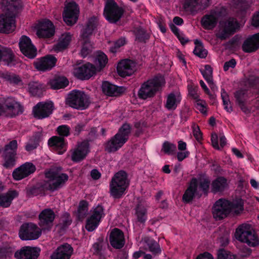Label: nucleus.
<instances>
[{"label": "nucleus", "instance_id": "nucleus-1", "mask_svg": "<svg viewBox=\"0 0 259 259\" xmlns=\"http://www.w3.org/2000/svg\"><path fill=\"white\" fill-rule=\"evenodd\" d=\"M209 184L210 181L207 179H200L198 183L196 178H193L183 196V201L189 203L195 197L200 198L202 195L201 191L207 194Z\"/></svg>", "mask_w": 259, "mask_h": 259}, {"label": "nucleus", "instance_id": "nucleus-2", "mask_svg": "<svg viewBox=\"0 0 259 259\" xmlns=\"http://www.w3.org/2000/svg\"><path fill=\"white\" fill-rule=\"evenodd\" d=\"M129 185L125 171L120 170L112 178L109 184L110 194L115 199L121 198Z\"/></svg>", "mask_w": 259, "mask_h": 259}, {"label": "nucleus", "instance_id": "nucleus-3", "mask_svg": "<svg viewBox=\"0 0 259 259\" xmlns=\"http://www.w3.org/2000/svg\"><path fill=\"white\" fill-rule=\"evenodd\" d=\"M131 126L123 124L118 133L105 144V150L108 152H114L120 148L127 141L131 133Z\"/></svg>", "mask_w": 259, "mask_h": 259}, {"label": "nucleus", "instance_id": "nucleus-4", "mask_svg": "<svg viewBox=\"0 0 259 259\" xmlns=\"http://www.w3.org/2000/svg\"><path fill=\"white\" fill-rule=\"evenodd\" d=\"M235 237L238 241L245 243L249 246L255 247L259 244L258 237L251 226L243 224L236 229Z\"/></svg>", "mask_w": 259, "mask_h": 259}, {"label": "nucleus", "instance_id": "nucleus-5", "mask_svg": "<svg viewBox=\"0 0 259 259\" xmlns=\"http://www.w3.org/2000/svg\"><path fill=\"white\" fill-rule=\"evenodd\" d=\"M65 102L69 106L80 110L88 108L91 102L88 95L77 90H74L68 94Z\"/></svg>", "mask_w": 259, "mask_h": 259}, {"label": "nucleus", "instance_id": "nucleus-6", "mask_svg": "<svg viewBox=\"0 0 259 259\" xmlns=\"http://www.w3.org/2000/svg\"><path fill=\"white\" fill-rule=\"evenodd\" d=\"M164 84L165 80L162 76L149 79L141 85L138 92L139 97L142 99L152 97Z\"/></svg>", "mask_w": 259, "mask_h": 259}, {"label": "nucleus", "instance_id": "nucleus-7", "mask_svg": "<svg viewBox=\"0 0 259 259\" xmlns=\"http://www.w3.org/2000/svg\"><path fill=\"white\" fill-rule=\"evenodd\" d=\"M48 180L44 182V188L50 191H55L64 186L68 179L67 174L52 169L45 174Z\"/></svg>", "mask_w": 259, "mask_h": 259}, {"label": "nucleus", "instance_id": "nucleus-8", "mask_svg": "<svg viewBox=\"0 0 259 259\" xmlns=\"http://www.w3.org/2000/svg\"><path fill=\"white\" fill-rule=\"evenodd\" d=\"M124 10L114 0H107L104 9V16L111 23H116L123 16Z\"/></svg>", "mask_w": 259, "mask_h": 259}, {"label": "nucleus", "instance_id": "nucleus-9", "mask_svg": "<svg viewBox=\"0 0 259 259\" xmlns=\"http://www.w3.org/2000/svg\"><path fill=\"white\" fill-rule=\"evenodd\" d=\"M17 148L16 140H13L5 146L2 157L3 166L6 168L11 169L16 165Z\"/></svg>", "mask_w": 259, "mask_h": 259}, {"label": "nucleus", "instance_id": "nucleus-10", "mask_svg": "<svg viewBox=\"0 0 259 259\" xmlns=\"http://www.w3.org/2000/svg\"><path fill=\"white\" fill-rule=\"evenodd\" d=\"M239 23L233 18L222 21L220 23V29L217 34V37L222 40L226 39L234 34L239 28Z\"/></svg>", "mask_w": 259, "mask_h": 259}, {"label": "nucleus", "instance_id": "nucleus-11", "mask_svg": "<svg viewBox=\"0 0 259 259\" xmlns=\"http://www.w3.org/2000/svg\"><path fill=\"white\" fill-rule=\"evenodd\" d=\"M41 234V229L32 223L23 224L21 226L19 232V237L23 240L37 239Z\"/></svg>", "mask_w": 259, "mask_h": 259}, {"label": "nucleus", "instance_id": "nucleus-12", "mask_svg": "<svg viewBox=\"0 0 259 259\" xmlns=\"http://www.w3.org/2000/svg\"><path fill=\"white\" fill-rule=\"evenodd\" d=\"M1 106L2 112L8 117L16 116L22 114L23 111L21 105L11 97L5 99Z\"/></svg>", "mask_w": 259, "mask_h": 259}, {"label": "nucleus", "instance_id": "nucleus-13", "mask_svg": "<svg viewBox=\"0 0 259 259\" xmlns=\"http://www.w3.org/2000/svg\"><path fill=\"white\" fill-rule=\"evenodd\" d=\"M78 13L79 9L75 3H69L66 5L63 13V18L67 25L72 26L76 22Z\"/></svg>", "mask_w": 259, "mask_h": 259}, {"label": "nucleus", "instance_id": "nucleus-14", "mask_svg": "<svg viewBox=\"0 0 259 259\" xmlns=\"http://www.w3.org/2000/svg\"><path fill=\"white\" fill-rule=\"evenodd\" d=\"M229 201L220 199L215 203L212 209V214L216 220H220L230 213Z\"/></svg>", "mask_w": 259, "mask_h": 259}, {"label": "nucleus", "instance_id": "nucleus-15", "mask_svg": "<svg viewBox=\"0 0 259 259\" xmlns=\"http://www.w3.org/2000/svg\"><path fill=\"white\" fill-rule=\"evenodd\" d=\"M54 106L52 102H39L33 109L34 116L37 119H43L49 117L53 112Z\"/></svg>", "mask_w": 259, "mask_h": 259}, {"label": "nucleus", "instance_id": "nucleus-16", "mask_svg": "<svg viewBox=\"0 0 259 259\" xmlns=\"http://www.w3.org/2000/svg\"><path fill=\"white\" fill-rule=\"evenodd\" d=\"M71 159L76 162L84 159L89 152V143L87 141L78 142L76 147L70 150Z\"/></svg>", "mask_w": 259, "mask_h": 259}, {"label": "nucleus", "instance_id": "nucleus-17", "mask_svg": "<svg viewBox=\"0 0 259 259\" xmlns=\"http://www.w3.org/2000/svg\"><path fill=\"white\" fill-rule=\"evenodd\" d=\"M104 215L103 207L98 205L93 209L91 215L87 220L86 229L89 231H94L98 226L101 219Z\"/></svg>", "mask_w": 259, "mask_h": 259}, {"label": "nucleus", "instance_id": "nucleus-18", "mask_svg": "<svg viewBox=\"0 0 259 259\" xmlns=\"http://www.w3.org/2000/svg\"><path fill=\"white\" fill-rule=\"evenodd\" d=\"M19 45L21 52L25 56L30 59H33L36 56V49L27 36L23 35L21 37Z\"/></svg>", "mask_w": 259, "mask_h": 259}, {"label": "nucleus", "instance_id": "nucleus-19", "mask_svg": "<svg viewBox=\"0 0 259 259\" xmlns=\"http://www.w3.org/2000/svg\"><path fill=\"white\" fill-rule=\"evenodd\" d=\"M55 213L50 208L45 209L38 215V225L42 230H50L53 226Z\"/></svg>", "mask_w": 259, "mask_h": 259}, {"label": "nucleus", "instance_id": "nucleus-20", "mask_svg": "<svg viewBox=\"0 0 259 259\" xmlns=\"http://www.w3.org/2000/svg\"><path fill=\"white\" fill-rule=\"evenodd\" d=\"M36 170L34 165L32 163L26 162L16 168L12 176L14 180L19 181L33 174Z\"/></svg>", "mask_w": 259, "mask_h": 259}, {"label": "nucleus", "instance_id": "nucleus-21", "mask_svg": "<svg viewBox=\"0 0 259 259\" xmlns=\"http://www.w3.org/2000/svg\"><path fill=\"white\" fill-rule=\"evenodd\" d=\"M97 71L96 67L89 63L74 69V73L79 79L84 80L89 79Z\"/></svg>", "mask_w": 259, "mask_h": 259}, {"label": "nucleus", "instance_id": "nucleus-22", "mask_svg": "<svg viewBox=\"0 0 259 259\" xmlns=\"http://www.w3.org/2000/svg\"><path fill=\"white\" fill-rule=\"evenodd\" d=\"M209 0H185L183 8L186 11L196 13L207 8Z\"/></svg>", "mask_w": 259, "mask_h": 259}, {"label": "nucleus", "instance_id": "nucleus-23", "mask_svg": "<svg viewBox=\"0 0 259 259\" xmlns=\"http://www.w3.org/2000/svg\"><path fill=\"white\" fill-rule=\"evenodd\" d=\"M15 17L11 14L5 12V14L0 15V32L10 33L15 28Z\"/></svg>", "mask_w": 259, "mask_h": 259}, {"label": "nucleus", "instance_id": "nucleus-24", "mask_svg": "<svg viewBox=\"0 0 259 259\" xmlns=\"http://www.w3.org/2000/svg\"><path fill=\"white\" fill-rule=\"evenodd\" d=\"M117 70L118 74L121 77L130 76L136 70V63L128 59L122 60L118 63Z\"/></svg>", "mask_w": 259, "mask_h": 259}, {"label": "nucleus", "instance_id": "nucleus-25", "mask_svg": "<svg viewBox=\"0 0 259 259\" xmlns=\"http://www.w3.org/2000/svg\"><path fill=\"white\" fill-rule=\"evenodd\" d=\"M56 62L57 59L54 56L48 55L35 62L34 65L38 70L45 71L54 67Z\"/></svg>", "mask_w": 259, "mask_h": 259}, {"label": "nucleus", "instance_id": "nucleus-26", "mask_svg": "<svg viewBox=\"0 0 259 259\" xmlns=\"http://www.w3.org/2000/svg\"><path fill=\"white\" fill-rule=\"evenodd\" d=\"M39 251L37 247L24 246L16 251L14 256L17 259H36Z\"/></svg>", "mask_w": 259, "mask_h": 259}, {"label": "nucleus", "instance_id": "nucleus-27", "mask_svg": "<svg viewBox=\"0 0 259 259\" xmlns=\"http://www.w3.org/2000/svg\"><path fill=\"white\" fill-rule=\"evenodd\" d=\"M73 253L71 245L64 243L59 246L51 255V259H70Z\"/></svg>", "mask_w": 259, "mask_h": 259}, {"label": "nucleus", "instance_id": "nucleus-28", "mask_svg": "<svg viewBox=\"0 0 259 259\" xmlns=\"http://www.w3.org/2000/svg\"><path fill=\"white\" fill-rule=\"evenodd\" d=\"M109 241L113 248L116 249L122 248L125 243L123 233L119 229H114L110 233Z\"/></svg>", "mask_w": 259, "mask_h": 259}, {"label": "nucleus", "instance_id": "nucleus-29", "mask_svg": "<svg viewBox=\"0 0 259 259\" xmlns=\"http://www.w3.org/2000/svg\"><path fill=\"white\" fill-rule=\"evenodd\" d=\"M53 24L49 20H46L39 24L36 34L40 38H49L54 34Z\"/></svg>", "mask_w": 259, "mask_h": 259}, {"label": "nucleus", "instance_id": "nucleus-30", "mask_svg": "<svg viewBox=\"0 0 259 259\" xmlns=\"http://www.w3.org/2000/svg\"><path fill=\"white\" fill-rule=\"evenodd\" d=\"M2 5L6 12L15 18L18 10L22 7L20 0H2Z\"/></svg>", "mask_w": 259, "mask_h": 259}, {"label": "nucleus", "instance_id": "nucleus-31", "mask_svg": "<svg viewBox=\"0 0 259 259\" xmlns=\"http://www.w3.org/2000/svg\"><path fill=\"white\" fill-rule=\"evenodd\" d=\"M102 89L103 93L109 96H120L125 91L124 87L116 86L107 81L103 82Z\"/></svg>", "mask_w": 259, "mask_h": 259}, {"label": "nucleus", "instance_id": "nucleus-32", "mask_svg": "<svg viewBox=\"0 0 259 259\" xmlns=\"http://www.w3.org/2000/svg\"><path fill=\"white\" fill-rule=\"evenodd\" d=\"M242 48L246 53L255 52L259 49V33L247 38L243 42Z\"/></svg>", "mask_w": 259, "mask_h": 259}, {"label": "nucleus", "instance_id": "nucleus-33", "mask_svg": "<svg viewBox=\"0 0 259 259\" xmlns=\"http://www.w3.org/2000/svg\"><path fill=\"white\" fill-rule=\"evenodd\" d=\"M48 144L54 149L58 151L60 154L63 153L66 150V143L63 137L53 136L49 139Z\"/></svg>", "mask_w": 259, "mask_h": 259}, {"label": "nucleus", "instance_id": "nucleus-34", "mask_svg": "<svg viewBox=\"0 0 259 259\" xmlns=\"http://www.w3.org/2000/svg\"><path fill=\"white\" fill-rule=\"evenodd\" d=\"M15 56L11 48L0 45V62L10 65L15 61Z\"/></svg>", "mask_w": 259, "mask_h": 259}, {"label": "nucleus", "instance_id": "nucleus-35", "mask_svg": "<svg viewBox=\"0 0 259 259\" xmlns=\"http://www.w3.org/2000/svg\"><path fill=\"white\" fill-rule=\"evenodd\" d=\"M97 25V18L96 17H91L88 20L86 27L82 30L81 37L83 40L89 41V37L92 34Z\"/></svg>", "mask_w": 259, "mask_h": 259}, {"label": "nucleus", "instance_id": "nucleus-36", "mask_svg": "<svg viewBox=\"0 0 259 259\" xmlns=\"http://www.w3.org/2000/svg\"><path fill=\"white\" fill-rule=\"evenodd\" d=\"M181 101V97L179 93H171L167 97L165 107L168 110H175Z\"/></svg>", "mask_w": 259, "mask_h": 259}, {"label": "nucleus", "instance_id": "nucleus-37", "mask_svg": "<svg viewBox=\"0 0 259 259\" xmlns=\"http://www.w3.org/2000/svg\"><path fill=\"white\" fill-rule=\"evenodd\" d=\"M71 40L70 33H65L61 35L57 44L53 47V50L56 52H60L66 49Z\"/></svg>", "mask_w": 259, "mask_h": 259}, {"label": "nucleus", "instance_id": "nucleus-38", "mask_svg": "<svg viewBox=\"0 0 259 259\" xmlns=\"http://www.w3.org/2000/svg\"><path fill=\"white\" fill-rule=\"evenodd\" d=\"M28 91L33 96L41 97L45 91V87L38 81H30L28 83Z\"/></svg>", "mask_w": 259, "mask_h": 259}, {"label": "nucleus", "instance_id": "nucleus-39", "mask_svg": "<svg viewBox=\"0 0 259 259\" xmlns=\"http://www.w3.org/2000/svg\"><path fill=\"white\" fill-rule=\"evenodd\" d=\"M18 193L16 191H9L7 193L0 195V206L9 207L12 200L17 197Z\"/></svg>", "mask_w": 259, "mask_h": 259}, {"label": "nucleus", "instance_id": "nucleus-40", "mask_svg": "<svg viewBox=\"0 0 259 259\" xmlns=\"http://www.w3.org/2000/svg\"><path fill=\"white\" fill-rule=\"evenodd\" d=\"M212 191L217 193L224 191L227 187V180L224 177H219L211 184Z\"/></svg>", "mask_w": 259, "mask_h": 259}, {"label": "nucleus", "instance_id": "nucleus-41", "mask_svg": "<svg viewBox=\"0 0 259 259\" xmlns=\"http://www.w3.org/2000/svg\"><path fill=\"white\" fill-rule=\"evenodd\" d=\"M230 213L233 215H238L244 210L243 202L241 199L236 200L231 202L229 201Z\"/></svg>", "mask_w": 259, "mask_h": 259}, {"label": "nucleus", "instance_id": "nucleus-42", "mask_svg": "<svg viewBox=\"0 0 259 259\" xmlns=\"http://www.w3.org/2000/svg\"><path fill=\"white\" fill-rule=\"evenodd\" d=\"M217 19L213 15H205L201 19V23L203 27L206 29H211L217 24Z\"/></svg>", "mask_w": 259, "mask_h": 259}, {"label": "nucleus", "instance_id": "nucleus-43", "mask_svg": "<svg viewBox=\"0 0 259 259\" xmlns=\"http://www.w3.org/2000/svg\"><path fill=\"white\" fill-rule=\"evenodd\" d=\"M144 241L150 251L153 254L156 255L160 253L161 249L159 244L154 240L149 238H145Z\"/></svg>", "mask_w": 259, "mask_h": 259}, {"label": "nucleus", "instance_id": "nucleus-44", "mask_svg": "<svg viewBox=\"0 0 259 259\" xmlns=\"http://www.w3.org/2000/svg\"><path fill=\"white\" fill-rule=\"evenodd\" d=\"M88 202L85 200L80 201L78 210L77 218L79 220H82L87 215L88 212Z\"/></svg>", "mask_w": 259, "mask_h": 259}, {"label": "nucleus", "instance_id": "nucleus-45", "mask_svg": "<svg viewBox=\"0 0 259 259\" xmlns=\"http://www.w3.org/2000/svg\"><path fill=\"white\" fill-rule=\"evenodd\" d=\"M14 251V248L9 244L0 246V259H7L10 257Z\"/></svg>", "mask_w": 259, "mask_h": 259}, {"label": "nucleus", "instance_id": "nucleus-46", "mask_svg": "<svg viewBox=\"0 0 259 259\" xmlns=\"http://www.w3.org/2000/svg\"><path fill=\"white\" fill-rule=\"evenodd\" d=\"M108 62L107 56L102 52H98L97 55L95 63L97 66V71H100Z\"/></svg>", "mask_w": 259, "mask_h": 259}, {"label": "nucleus", "instance_id": "nucleus-47", "mask_svg": "<svg viewBox=\"0 0 259 259\" xmlns=\"http://www.w3.org/2000/svg\"><path fill=\"white\" fill-rule=\"evenodd\" d=\"M194 44L196 46L193 51L194 54L200 58H205L207 54V51L204 49L201 41L196 39Z\"/></svg>", "mask_w": 259, "mask_h": 259}, {"label": "nucleus", "instance_id": "nucleus-48", "mask_svg": "<svg viewBox=\"0 0 259 259\" xmlns=\"http://www.w3.org/2000/svg\"><path fill=\"white\" fill-rule=\"evenodd\" d=\"M68 84L66 78L58 77L51 82V85L53 89H59L66 87Z\"/></svg>", "mask_w": 259, "mask_h": 259}, {"label": "nucleus", "instance_id": "nucleus-49", "mask_svg": "<svg viewBox=\"0 0 259 259\" xmlns=\"http://www.w3.org/2000/svg\"><path fill=\"white\" fill-rule=\"evenodd\" d=\"M146 209L142 205L138 204L136 208L137 219L141 223H144L146 220Z\"/></svg>", "mask_w": 259, "mask_h": 259}, {"label": "nucleus", "instance_id": "nucleus-50", "mask_svg": "<svg viewBox=\"0 0 259 259\" xmlns=\"http://www.w3.org/2000/svg\"><path fill=\"white\" fill-rule=\"evenodd\" d=\"M201 73L205 78V79L207 82L208 84H210L213 85V80H212V69L210 67V66L208 65H206L205 66V69L204 70H202Z\"/></svg>", "mask_w": 259, "mask_h": 259}, {"label": "nucleus", "instance_id": "nucleus-51", "mask_svg": "<svg viewBox=\"0 0 259 259\" xmlns=\"http://www.w3.org/2000/svg\"><path fill=\"white\" fill-rule=\"evenodd\" d=\"M162 150L164 152L168 155H172L176 153V146L168 142H165L162 145Z\"/></svg>", "mask_w": 259, "mask_h": 259}, {"label": "nucleus", "instance_id": "nucleus-52", "mask_svg": "<svg viewBox=\"0 0 259 259\" xmlns=\"http://www.w3.org/2000/svg\"><path fill=\"white\" fill-rule=\"evenodd\" d=\"M45 190H46V189L44 188V183L42 184V187L37 185L28 188L27 190V192L29 196H36L41 192L43 193ZM46 190H47L46 189Z\"/></svg>", "mask_w": 259, "mask_h": 259}, {"label": "nucleus", "instance_id": "nucleus-53", "mask_svg": "<svg viewBox=\"0 0 259 259\" xmlns=\"http://www.w3.org/2000/svg\"><path fill=\"white\" fill-rule=\"evenodd\" d=\"M218 259H237L236 256L224 249L218 251Z\"/></svg>", "mask_w": 259, "mask_h": 259}, {"label": "nucleus", "instance_id": "nucleus-54", "mask_svg": "<svg viewBox=\"0 0 259 259\" xmlns=\"http://www.w3.org/2000/svg\"><path fill=\"white\" fill-rule=\"evenodd\" d=\"M92 49V45L90 41L83 40L80 54L83 57H86L90 53Z\"/></svg>", "mask_w": 259, "mask_h": 259}, {"label": "nucleus", "instance_id": "nucleus-55", "mask_svg": "<svg viewBox=\"0 0 259 259\" xmlns=\"http://www.w3.org/2000/svg\"><path fill=\"white\" fill-rule=\"evenodd\" d=\"M136 38L141 42H145L149 39V35L146 33L144 29L142 28L137 29L136 32Z\"/></svg>", "mask_w": 259, "mask_h": 259}, {"label": "nucleus", "instance_id": "nucleus-56", "mask_svg": "<svg viewBox=\"0 0 259 259\" xmlns=\"http://www.w3.org/2000/svg\"><path fill=\"white\" fill-rule=\"evenodd\" d=\"M57 131L60 136L63 137H67L70 134V128L66 125L59 126Z\"/></svg>", "mask_w": 259, "mask_h": 259}, {"label": "nucleus", "instance_id": "nucleus-57", "mask_svg": "<svg viewBox=\"0 0 259 259\" xmlns=\"http://www.w3.org/2000/svg\"><path fill=\"white\" fill-rule=\"evenodd\" d=\"M246 91L245 90H239L235 93V97L238 103L244 102L245 98Z\"/></svg>", "mask_w": 259, "mask_h": 259}, {"label": "nucleus", "instance_id": "nucleus-58", "mask_svg": "<svg viewBox=\"0 0 259 259\" xmlns=\"http://www.w3.org/2000/svg\"><path fill=\"white\" fill-rule=\"evenodd\" d=\"M236 64V62L234 59H232L229 61L225 63L224 65V70L226 71L229 70L230 68H234Z\"/></svg>", "mask_w": 259, "mask_h": 259}, {"label": "nucleus", "instance_id": "nucleus-59", "mask_svg": "<svg viewBox=\"0 0 259 259\" xmlns=\"http://www.w3.org/2000/svg\"><path fill=\"white\" fill-rule=\"evenodd\" d=\"M193 135L197 141H199L202 139V133L197 125L193 126Z\"/></svg>", "mask_w": 259, "mask_h": 259}, {"label": "nucleus", "instance_id": "nucleus-60", "mask_svg": "<svg viewBox=\"0 0 259 259\" xmlns=\"http://www.w3.org/2000/svg\"><path fill=\"white\" fill-rule=\"evenodd\" d=\"M190 153L189 151L185 150L181 151L177 153V158L179 161H182L185 158L188 157Z\"/></svg>", "mask_w": 259, "mask_h": 259}, {"label": "nucleus", "instance_id": "nucleus-61", "mask_svg": "<svg viewBox=\"0 0 259 259\" xmlns=\"http://www.w3.org/2000/svg\"><path fill=\"white\" fill-rule=\"evenodd\" d=\"M211 141L213 147L216 149H220L218 144V137L217 134L214 133L211 135Z\"/></svg>", "mask_w": 259, "mask_h": 259}, {"label": "nucleus", "instance_id": "nucleus-62", "mask_svg": "<svg viewBox=\"0 0 259 259\" xmlns=\"http://www.w3.org/2000/svg\"><path fill=\"white\" fill-rule=\"evenodd\" d=\"M221 98L223 100V104H227L228 102H230L229 95L224 89H222Z\"/></svg>", "mask_w": 259, "mask_h": 259}, {"label": "nucleus", "instance_id": "nucleus-63", "mask_svg": "<svg viewBox=\"0 0 259 259\" xmlns=\"http://www.w3.org/2000/svg\"><path fill=\"white\" fill-rule=\"evenodd\" d=\"M97 128L92 127L89 133V139L90 141H92L97 137L98 134H97Z\"/></svg>", "mask_w": 259, "mask_h": 259}, {"label": "nucleus", "instance_id": "nucleus-64", "mask_svg": "<svg viewBox=\"0 0 259 259\" xmlns=\"http://www.w3.org/2000/svg\"><path fill=\"white\" fill-rule=\"evenodd\" d=\"M196 259H213V257L210 253L205 252L199 255Z\"/></svg>", "mask_w": 259, "mask_h": 259}]
</instances>
